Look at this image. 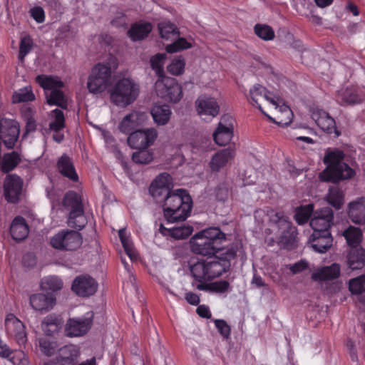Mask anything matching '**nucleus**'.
Listing matches in <instances>:
<instances>
[{
	"mask_svg": "<svg viewBox=\"0 0 365 365\" xmlns=\"http://www.w3.org/2000/svg\"><path fill=\"white\" fill-rule=\"evenodd\" d=\"M237 247H227L220 254L207 256L205 259L198 260L190 266L191 275L194 279L192 285L195 283H202L221 276L227 272L230 267V262L237 255Z\"/></svg>",
	"mask_w": 365,
	"mask_h": 365,
	"instance_id": "1",
	"label": "nucleus"
},
{
	"mask_svg": "<svg viewBox=\"0 0 365 365\" xmlns=\"http://www.w3.org/2000/svg\"><path fill=\"white\" fill-rule=\"evenodd\" d=\"M344 158L343 150L339 148H328L323 159L326 168L319 173V180L322 182L338 183L353 178L355 171L344 162Z\"/></svg>",
	"mask_w": 365,
	"mask_h": 365,
	"instance_id": "2",
	"label": "nucleus"
},
{
	"mask_svg": "<svg viewBox=\"0 0 365 365\" xmlns=\"http://www.w3.org/2000/svg\"><path fill=\"white\" fill-rule=\"evenodd\" d=\"M225 235L220 228L210 227L196 233L190 240L191 251L203 256L220 254L227 247L222 246Z\"/></svg>",
	"mask_w": 365,
	"mask_h": 365,
	"instance_id": "3",
	"label": "nucleus"
},
{
	"mask_svg": "<svg viewBox=\"0 0 365 365\" xmlns=\"http://www.w3.org/2000/svg\"><path fill=\"white\" fill-rule=\"evenodd\" d=\"M192 200L187 190L177 189L167 196L163 205V215L168 223L182 222L190 215Z\"/></svg>",
	"mask_w": 365,
	"mask_h": 365,
	"instance_id": "4",
	"label": "nucleus"
},
{
	"mask_svg": "<svg viewBox=\"0 0 365 365\" xmlns=\"http://www.w3.org/2000/svg\"><path fill=\"white\" fill-rule=\"evenodd\" d=\"M250 103L252 106H256L264 115H266L269 120L274 122L281 126H287L292 123L293 113L289 106L283 105L280 107L281 111L280 115L277 116L279 121H276L271 116L268 115L262 109L259 101L264 100L272 103L277 108L278 105L269 91L267 88L259 84H255L250 90Z\"/></svg>",
	"mask_w": 365,
	"mask_h": 365,
	"instance_id": "5",
	"label": "nucleus"
},
{
	"mask_svg": "<svg viewBox=\"0 0 365 365\" xmlns=\"http://www.w3.org/2000/svg\"><path fill=\"white\" fill-rule=\"evenodd\" d=\"M110 101L115 106L125 108L138 98L139 86L129 78L118 80L110 89Z\"/></svg>",
	"mask_w": 365,
	"mask_h": 365,
	"instance_id": "6",
	"label": "nucleus"
},
{
	"mask_svg": "<svg viewBox=\"0 0 365 365\" xmlns=\"http://www.w3.org/2000/svg\"><path fill=\"white\" fill-rule=\"evenodd\" d=\"M63 203L66 208L70 210L68 225L76 229H83L86 220L81 195L75 191H68L63 197Z\"/></svg>",
	"mask_w": 365,
	"mask_h": 365,
	"instance_id": "7",
	"label": "nucleus"
},
{
	"mask_svg": "<svg viewBox=\"0 0 365 365\" xmlns=\"http://www.w3.org/2000/svg\"><path fill=\"white\" fill-rule=\"evenodd\" d=\"M157 95L170 103H178L182 98V88L174 78L164 76L158 78L155 83Z\"/></svg>",
	"mask_w": 365,
	"mask_h": 365,
	"instance_id": "8",
	"label": "nucleus"
},
{
	"mask_svg": "<svg viewBox=\"0 0 365 365\" xmlns=\"http://www.w3.org/2000/svg\"><path fill=\"white\" fill-rule=\"evenodd\" d=\"M111 74L112 69L108 63L96 64L88 79L87 88L89 92L93 94L103 93L110 81Z\"/></svg>",
	"mask_w": 365,
	"mask_h": 365,
	"instance_id": "9",
	"label": "nucleus"
},
{
	"mask_svg": "<svg viewBox=\"0 0 365 365\" xmlns=\"http://www.w3.org/2000/svg\"><path fill=\"white\" fill-rule=\"evenodd\" d=\"M269 221L277 226L281 232L279 242L285 247L292 246L296 240L297 229L292 225L289 217L282 211L275 212L270 215Z\"/></svg>",
	"mask_w": 365,
	"mask_h": 365,
	"instance_id": "10",
	"label": "nucleus"
},
{
	"mask_svg": "<svg viewBox=\"0 0 365 365\" xmlns=\"http://www.w3.org/2000/svg\"><path fill=\"white\" fill-rule=\"evenodd\" d=\"M50 243L56 250H75L81 245L82 237L76 231L63 230L51 238Z\"/></svg>",
	"mask_w": 365,
	"mask_h": 365,
	"instance_id": "11",
	"label": "nucleus"
},
{
	"mask_svg": "<svg viewBox=\"0 0 365 365\" xmlns=\"http://www.w3.org/2000/svg\"><path fill=\"white\" fill-rule=\"evenodd\" d=\"M236 124L235 118L230 114H224L212 133L215 143L220 146L228 145L234 137Z\"/></svg>",
	"mask_w": 365,
	"mask_h": 365,
	"instance_id": "12",
	"label": "nucleus"
},
{
	"mask_svg": "<svg viewBox=\"0 0 365 365\" xmlns=\"http://www.w3.org/2000/svg\"><path fill=\"white\" fill-rule=\"evenodd\" d=\"M158 135V131L154 128L138 129L130 134L127 141L133 149H147L155 143Z\"/></svg>",
	"mask_w": 365,
	"mask_h": 365,
	"instance_id": "13",
	"label": "nucleus"
},
{
	"mask_svg": "<svg viewBox=\"0 0 365 365\" xmlns=\"http://www.w3.org/2000/svg\"><path fill=\"white\" fill-rule=\"evenodd\" d=\"M20 126L13 119L2 118L0 120V138L7 149H13L19 137Z\"/></svg>",
	"mask_w": 365,
	"mask_h": 365,
	"instance_id": "14",
	"label": "nucleus"
},
{
	"mask_svg": "<svg viewBox=\"0 0 365 365\" xmlns=\"http://www.w3.org/2000/svg\"><path fill=\"white\" fill-rule=\"evenodd\" d=\"M171 180L172 178L170 175L164 173L157 176L151 182L149 187V192L156 202H160L163 201L164 203L165 197L170 195L173 192L170 188Z\"/></svg>",
	"mask_w": 365,
	"mask_h": 365,
	"instance_id": "15",
	"label": "nucleus"
},
{
	"mask_svg": "<svg viewBox=\"0 0 365 365\" xmlns=\"http://www.w3.org/2000/svg\"><path fill=\"white\" fill-rule=\"evenodd\" d=\"M24 181L16 174L8 175L4 183V196L5 200L13 204H17L22 194Z\"/></svg>",
	"mask_w": 365,
	"mask_h": 365,
	"instance_id": "16",
	"label": "nucleus"
},
{
	"mask_svg": "<svg viewBox=\"0 0 365 365\" xmlns=\"http://www.w3.org/2000/svg\"><path fill=\"white\" fill-rule=\"evenodd\" d=\"M334 212L331 208L329 207H322L314 211L313 216L310 219L309 225L313 229V232L324 230H330L334 225Z\"/></svg>",
	"mask_w": 365,
	"mask_h": 365,
	"instance_id": "17",
	"label": "nucleus"
},
{
	"mask_svg": "<svg viewBox=\"0 0 365 365\" xmlns=\"http://www.w3.org/2000/svg\"><path fill=\"white\" fill-rule=\"evenodd\" d=\"M5 329L7 334L14 338L19 345L26 343L27 340L26 327L14 314L10 313L6 315Z\"/></svg>",
	"mask_w": 365,
	"mask_h": 365,
	"instance_id": "18",
	"label": "nucleus"
},
{
	"mask_svg": "<svg viewBox=\"0 0 365 365\" xmlns=\"http://www.w3.org/2000/svg\"><path fill=\"white\" fill-rule=\"evenodd\" d=\"M71 289L78 296L83 297H90L96 292L98 283L91 276L83 274L75 278Z\"/></svg>",
	"mask_w": 365,
	"mask_h": 365,
	"instance_id": "19",
	"label": "nucleus"
},
{
	"mask_svg": "<svg viewBox=\"0 0 365 365\" xmlns=\"http://www.w3.org/2000/svg\"><path fill=\"white\" fill-rule=\"evenodd\" d=\"M311 116L324 132L328 134L334 133L337 137L341 135L336 129L334 119L325 110L319 108L313 109Z\"/></svg>",
	"mask_w": 365,
	"mask_h": 365,
	"instance_id": "20",
	"label": "nucleus"
},
{
	"mask_svg": "<svg viewBox=\"0 0 365 365\" xmlns=\"http://www.w3.org/2000/svg\"><path fill=\"white\" fill-rule=\"evenodd\" d=\"M309 242L314 251L325 253L332 246L333 237L330 230L315 231L310 236Z\"/></svg>",
	"mask_w": 365,
	"mask_h": 365,
	"instance_id": "21",
	"label": "nucleus"
},
{
	"mask_svg": "<svg viewBox=\"0 0 365 365\" xmlns=\"http://www.w3.org/2000/svg\"><path fill=\"white\" fill-rule=\"evenodd\" d=\"M145 118L146 115L145 113L135 110L132 111L124 116L118 125V129L121 133L130 135L143 123Z\"/></svg>",
	"mask_w": 365,
	"mask_h": 365,
	"instance_id": "22",
	"label": "nucleus"
},
{
	"mask_svg": "<svg viewBox=\"0 0 365 365\" xmlns=\"http://www.w3.org/2000/svg\"><path fill=\"white\" fill-rule=\"evenodd\" d=\"M235 145L223 148L215 153L210 162V168L213 172H218L220 170L230 162L235 156Z\"/></svg>",
	"mask_w": 365,
	"mask_h": 365,
	"instance_id": "23",
	"label": "nucleus"
},
{
	"mask_svg": "<svg viewBox=\"0 0 365 365\" xmlns=\"http://www.w3.org/2000/svg\"><path fill=\"white\" fill-rule=\"evenodd\" d=\"M196 110L200 115L214 118L219 114L220 106L214 98L201 96L195 101Z\"/></svg>",
	"mask_w": 365,
	"mask_h": 365,
	"instance_id": "24",
	"label": "nucleus"
},
{
	"mask_svg": "<svg viewBox=\"0 0 365 365\" xmlns=\"http://www.w3.org/2000/svg\"><path fill=\"white\" fill-rule=\"evenodd\" d=\"M56 168L59 173L72 182H78L79 178L76 173L71 158L67 154H63L56 163Z\"/></svg>",
	"mask_w": 365,
	"mask_h": 365,
	"instance_id": "25",
	"label": "nucleus"
},
{
	"mask_svg": "<svg viewBox=\"0 0 365 365\" xmlns=\"http://www.w3.org/2000/svg\"><path fill=\"white\" fill-rule=\"evenodd\" d=\"M80 354V349L77 346L68 344L58 349L56 358L64 365H76Z\"/></svg>",
	"mask_w": 365,
	"mask_h": 365,
	"instance_id": "26",
	"label": "nucleus"
},
{
	"mask_svg": "<svg viewBox=\"0 0 365 365\" xmlns=\"http://www.w3.org/2000/svg\"><path fill=\"white\" fill-rule=\"evenodd\" d=\"M348 215L355 224H365V197H361L349 204Z\"/></svg>",
	"mask_w": 365,
	"mask_h": 365,
	"instance_id": "27",
	"label": "nucleus"
},
{
	"mask_svg": "<svg viewBox=\"0 0 365 365\" xmlns=\"http://www.w3.org/2000/svg\"><path fill=\"white\" fill-rule=\"evenodd\" d=\"M336 100L341 106H352L360 103L362 101L361 96L358 94L357 89L355 87L342 88L338 91Z\"/></svg>",
	"mask_w": 365,
	"mask_h": 365,
	"instance_id": "28",
	"label": "nucleus"
},
{
	"mask_svg": "<svg viewBox=\"0 0 365 365\" xmlns=\"http://www.w3.org/2000/svg\"><path fill=\"white\" fill-rule=\"evenodd\" d=\"M91 322L89 319H70L66 326V335L79 336L84 335L90 329Z\"/></svg>",
	"mask_w": 365,
	"mask_h": 365,
	"instance_id": "29",
	"label": "nucleus"
},
{
	"mask_svg": "<svg viewBox=\"0 0 365 365\" xmlns=\"http://www.w3.org/2000/svg\"><path fill=\"white\" fill-rule=\"evenodd\" d=\"M30 304L37 311H48L55 304L56 298L52 294H35L30 297Z\"/></svg>",
	"mask_w": 365,
	"mask_h": 365,
	"instance_id": "30",
	"label": "nucleus"
},
{
	"mask_svg": "<svg viewBox=\"0 0 365 365\" xmlns=\"http://www.w3.org/2000/svg\"><path fill=\"white\" fill-rule=\"evenodd\" d=\"M152 30L153 25L150 22H135L131 24L127 34L133 41H138L146 38Z\"/></svg>",
	"mask_w": 365,
	"mask_h": 365,
	"instance_id": "31",
	"label": "nucleus"
},
{
	"mask_svg": "<svg viewBox=\"0 0 365 365\" xmlns=\"http://www.w3.org/2000/svg\"><path fill=\"white\" fill-rule=\"evenodd\" d=\"M29 226L26 220L21 216L14 218L10 225V234L16 242L24 240L29 235Z\"/></svg>",
	"mask_w": 365,
	"mask_h": 365,
	"instance_id": "32",
	"label": "nucleus"
},
{
	"mask_svg": "<svg viewBox=\"0 0 365 365\" xmlns=\"http://www.w3.org/2000/svg\"><path fill=\"white\" fill-rule=\"evenodd\" d=\"M63 322L60 316L48 314L41 323V328L46 336H53L62 328Z\"/></svg>",
	"mask_w": 365,
	"mask_h": 365,
	"instance_id": "33",
	"label": "nucleus"
},
{
	"mask_svg": "<svg viewBox=\"0 0 365 365\" xmlns=\"http://www.w3.org/2000/svg\"><path fill=\"white\" fill-rule=\"evenodd\" d=\"M153 119L158 125H164L168 123L170 119L172 111L170 106L163 105H155L151 111Z\"/></svg>",
	"mask_w": 365,
	"mask_h": 365,
	"instance_id": "34",
	"label": "nucleus"
},
{
	"mask_svg": "<svg viewBox=\"0 0 365 365\" xmlns=\"http://www.w3.org/2000/svg\"><path fill=\"white\" fill-rule=\"evenodd\" d=\"M340 275V266L333 263L330 266L324 267L312 274V279L316 281L333 280Z\"/></svg>",
	"mask_w": 365,
	"mask_h": 365,
	"instance_id": "35",
	"label": "nucleus"
},
{
	"mask_svg": "<svg viewBox=\"0 0 365 365\" xmlns=\"http://www.w3.org/2000/svg\"><path fill=\"white\" fill-rule=\"evenodd\" d=\"M351 269H359L365 265V250L361 247L351 248L347 258Z\"/></svg>",
	"mask_w": 365,
	"mask_h": 365,
	"instance_id": "36",
	"label": "nucleus"
},
{
	"mask_svg": "<svg viewBox=\"0 0 365 365\" xmlns=\"http://www.w3.org/2000/svg\"><path fill=\"white\" fill-rule=\"evenodd\" d=\"M0 356L9 359L14 365H25L26 361L23 351H14L4 343L0 346Z\"/></svg>",
	"mask_w": 365,
	"mask_h": 365,
	"instance_id": "37",
	"label": "nucleus"
},
{
	"mask_svg": "<svg viewBox=\"0 0 365 365\" xmlns=\"http://www.w3.org/2000/svg\"><path fill=\"white\" fill-rule=\"evenodd\" d=\"M36 82L44 91H53V89L62 88L64 87L63 82L58 77L48 75H38L36 77Z\"/></svg>",
	"mask_w": 365,
	"mask_h": 365,
	"instance_id": "38",
	"label": "nucleus"
},
{
	"mask_svg": "<svg viewBox=\"0 0 365 365\" xmlns=\"http://www.w3.org/2000/svg\"><path fill=\"white\" fill-rule=\"evenodd\" d=\"M195 287L200 291L225 293L228 291L230 287V284L226 280H220L210 283H207V282L197 284L195 283Z\"/></svg>",
	"mask_w": 365,
	"mask_h": 365,
	"instance_id": "39",
	"label": "nucleus"
},
{
	"mask_svg": "<svg viewBox=\"0 0 365 365\" xmlns=\"http://www.w3.org/2000/svg\"><path fill=\"white\" fill-rule=\"evenodd\" d=\"M21 161V156L16 151L4 153L0 165V170L4 173H8L14 170Z\"/></svg>",
	"mask_w": 365,
	"mask_h": 365,
	"instance_id": "40",
	"label": "nucleus"
},
{
	"mask_svg": "<svg viewBox=\"0 0 365 365\" xmlns=\"http://www.w3.org/2000/svg\"><path fill=\"white\" fill-rule=\"evenodd\" d=\"M36 96L31 86H24L14 92L11 102L14 104L28 103L35 101Z\"/></svg>",
	"mask_w": 365,
	"mask_h": 365,
	"instance_id": "41",
	"label": "nucleus"
},
{
	"mask_svg": "<svg viewBox=\"0 0 365 365\" xmlns=\"http://www.w3.org/2000/svg\"><path fill=\"white\" fill-rule=\"evenodd\" d=\"M22 118L26 123V132L29 133L36 130V121L35 120L36 110L29 106H23L20 110Z\"/></svg>",
	"mask_w": 365,
	"mask_h": 365,
	"instance_id": "42",
	"label": "nucleus"
},
{
	"mask_svg": "<svg viewBox=\"0 0 365 365\" xmlns=\"http://www.w3.org/2000/svg\"><path fill=\"white\" fill-rule=\"evenodd\" d=\"M342 235L351 248L359 247L362 240V232L360 228L349 226L343 232Z\"/></svg>",
	"mask_w": 365,
	"mask_h": 365,
	"instance_id": "43",
	"label": "nucleus"
},
{
	"mask_svg": "<svg viewBox=\"0 0 365 365\" xmlns=\"http://www.w3.org/2000/svg\"><path fill=\"white\" fill-rule=\"evenodd\" d=\"M314 212V205L307 204L306 205H301L296 208L294 213V220L298 225H304L307 223Z\"/></svg>",
	"mask_w": 365,
	"mask_h": 365,
	"instance_id": "44",
	"label": "nucleus"
},
{
	"mask_svg": "<svg viewBox=\"0 0 365 365\" xmlns=\"http://www.w3.org/2000/svg\"><path fill=\"white\" fill-rule=\"evenodd\" d=\"M326 198L328 203L336 210H339L344 202L343 191L338 187H330Z\"/></svg>",
	"mask_w": 365,
	"mask_h": 365,
	"instance_id": "45",
	"label": "nucleus"
},
{
	"mask_svg": "<svg viewBox=\"0 0 365 365\" xmlns=\"http://www.w3.org/2000/svg\"><path fill=\"white\" fill-rule=\"evenodd\" d=\"M46 102L49 106H56L63 109L67 108V101L61 88L53 89L49 94H46Z\"/></svg>",
	"mask_w": 365,
	"mask_h": 365,
	"instance_id": "46",
	"label": "nucleus"
},
{
	"mask_svg": "<svg viewBox=\"0 0 365 365\" xmlns=\"http://www.w3.org/2000/svg\"><path fill=\"white\" fill-rule=\"evenodd\" d=\"M160 37L164 39H170L179 36L180 33L175 24L170 21H162L158 24Z\"/></svg>",
	"mask_w": 365,
	"mask_h": 365,
	"instance_id": "47",
	"label": "nucleus"
},
{
	"mask_svg": "<svg viewBox=\"0 0 365 365\" xmlns=\"http://www.w3.org/2000/svg\"><path fill=\"white\" fill-rule=\"evenodd\" d=\"M41 288L46 292H57L62 289L63 283L61 279L56 276H48L41 281Z\"/></svg>",
	"mask_w": 365,
	"mask_h": 365,
	"instance_id": "48",
	"label": "nucleus"
},
{
	"mask_svg": "<svg viewBox=\"0 0 365 365\" xmlns=\"http://www.w3.org/2000/svg\"><path fill=\"white\" fill-rule=\"evenodd\" d=\"M118 237L125 253L132 261L135 259L137 258L136 252L133 247V245L131 240H130L129 237L127 236L126 230L125 228L119 230Z\"/></svg>",
	"mask_w": 365,
	"mask_h": 365,
	"instance_id": "49",
	"label": "nucleus"
},
{
	"mask_svg": "<svg viewBox=\"0 0 365 365\" xmlns=\"http://www.w3.org/2000/svg\"><path fill=\"white\" fill-rule=\"evenodd\" d=\"M34 46V40L31 36L26 35L21 38L18 58L21 63L24 61L25 57L32 51Z\"/></svg>",
	"mask_w": 365,
	"mask_h": 365,
	"instance_id": "50",
	"label": "nucleus"
},
{
	"mask_svg": "<svg viewBox=\"0 0 365 365\" xmlns=\"http://www.w3.org/2000/svg\"><path fill=\"white\" fill-rule=\"evenodd\" d=\"M254 32L259 38L267 41L273 40L275 36L274 29L267 24H255Z\"/></svg>",
	"mask_w": 365,
	"mask_h": 365,
	"instance_id": "51",
	"label": "nucleus"
},
{
	"mask_svg": "<svg viewBox=\"0 0 365 365\" xmlns=\"http://www.w3.org/2000/svg\"><path fill=\"white\" fill-rule=\"evenodd\" d=\"M166 58L165 53H157L150 58V63L153 70L155 71L158 78L165 76L164 71V61Z\"/></svg>",
	"mask_w": 365,
	"mask_h": 365,
	"instance_id": "52",
	"label": "nucleus"
},
{
	"mask_svg": "<svg viewBox=\"0 0 365 365\" xmlns=\"http://www.w3.org/2000/svg\"><path fill=\"white\" fill-rule=\"evenodd\" d=\"M51 113L53 114L54 120L49 123V128L56 133H58L66 125L64 113L58 108L53 110Z\"/></svg>",
	"mask_w": 365,
	"mask_h": 365,
	"instance_id": "53",
	"label": "nucleus"
},
{
	"mask_svg": "<svg viewBox=\"0 0 365 365\" xmlns=\"http://www.w3.org/2000/svg\"><path fill=\"white\" fill-rule=\"evenodd\" d=\"M192 47L191 43L188 42L186 38L179 37L173 43L165 46V51L169 53H176Z\"/></svg>",
	"mask_w": 365,
	"mask_h": 365,
	"instance_id": "54",
	"label": "nucleus"
},
{
	"mask_svg": "<svg viewBox=\"0 0 365 365\" xmlns=\"http://www.w3.org/2000/svg\"><path fill=\"white\" fill-rule=\"evenodd\" d=\"M349 289L354 294L364 292L365 291V274L351 279L349 282Z\"/></svg>",
	"mask_w": 365,
	"mask_h": 365,
	"instance_id": "55",
	"label": "nucleus"
},
{
	"mask_svg": "<svg viewBox=\"0 0 365 365\" xmlns=\"http://www.w3.org/2000/svg\"><path fill=\"white\" fill-rule=\"evenodd\" d=\"M185 67V61L181 57L175 58L171 63L168 66V71L174 75L180 76L183 73Z\"/></svg>",
	"mask_w": 365,
	"mask_h": 365,
	"instance_id": "56",
	"label": "nucleus"
},
{
	"mask_svg": "<svg viewBox=\"0 0 365 365\" xmlns=\"http://www.w3.org/2000/svg\"><path fill=\"white\" fill-rule=\"evenodd\" d=\"M56 346V342L49 338L43 337L39 339L40 349L43 354L48 356L54 354Z\"/></svg>",
	"mask_w": 365,
	"mask_h": 365,
	"instance_id": "57",
	"label": "nucleus"
},
{
	"mask_svg": "<svg viewBox=\"0 0 365 365\" xmlns=\"http://www.w3.org/2000/svg\"><path fill=\"white\" fill-rule=\"evenodd\" d=\"M139 151L133 153L132 160L138 164H148L153 160V154L146 149H138Z\"/></svg>",
	"mask_w": 365,
	"mask_h": 365,
	"instance_id": "58",
	"label": "nucleus"
},
{
	"mask_svg": "<svg viewBox=\"0 0 365 365\" xmlns=\"http://www.w3.org/2000/svg\"><path fill=\"white\" fill-rule=\"evenodd\" d=\"M192 228L189 226L172 227L171 237L175 239H185L192 233Z\"/></svg>",
	"mask_w": 365,
	"mask_h": 365,
	"instance_id": "59",
	"label": "nucleus"
},
{
	"mask_svg": "<svg viewBox=\"0 0 365 365\" xmlns=\"http://www.w3.org/2000/svg\"><path fill=\"white\" fill-rule=\"evenodd\" d=\"M215 325L219 333L225 339L230 336L231 328L228 324L223 319H216Z\"/></svg>",
	"mask_w": 365,
	"mask_h": 365,
	"instance_id": "60",
	"label": "nucleus"
},
{
	"mask_svg": "<svg viewBox=\"0 0 365 365\" xmlns=\"http://www.w3.org/2000/svg\"><path fill=\"white\" fill-rule=\"evenodd\" d=\"M230 194L228 185L226 182L220 183L215 189L216 198L220 201H225Z\"/></svg>",
	"mask_w": 365,
	"mask_h": 365,
	"instance_id": "61",
	"label": "nucleus"
},
{
	"mask_svg": "<svg viewBox=\"0 0 365 365\" xmlns=\"http://www.w3.org/2000/svg\"><path fill=\"white\" fill-rule=\"evenodd\" d=\"M31 16L38 23L45 21V12L41 6H35L30 10Z\"/></svg>",
	"mask_w": 365,
	"mask_h": 365,
	"instance_id": "62",
	"label": "nucleus"
},
{
	"mask_svg": "<svg viewBox=\"0 0 365 365\" xmlns=\"http://www.w3.org/2000/svg\"><path fill=\"white\" fill-rule=\"evenodd\" d=\"M24 266L32 267L36 264V257L32 253H27L23 257Z\"/></svg>",
	"mask_w": 365,
	"mask_h": 365,
	"instance_id": "63",
	"label": "nucleus"
},
{
	"mask_svg": "<svg viewBox=\"0 0 365 365\" xmlns=\"http://www.w3.org/2000/svg\"><path fill=\"white\" fill-rule=\"evenodd\" d=\"M307 268V263L301 260L290 267V270L293 274L299 273Z\"/></svg>",
	"mask_w": 365,
	"mask_h": 365,
	"instance_id": "64",
	"label": "nucleus"
}]
</instances>
